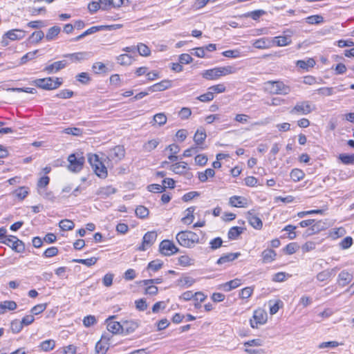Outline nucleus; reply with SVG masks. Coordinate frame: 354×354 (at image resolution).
Wrapping results in <instances>:
<instances>
[{
    "label": "nucleus",
    "instance_id": "61",
    "mask_svg": "<svg viewBox=\"0 0 354 354\" xmlns=\"http://www.w3.org/2000/svg\"><path fill=\"white\" fill-rule=\"evenodd\" d=\"M153 121L161 126L166 123L167 117L162 113H157L153 116Z\"/></svg>",
    "mask_w": 354,
    "mask_h": 354
},
{
    "label": "nucleus",
    "instance_id": "21",
    "mask_svg": "<svg viewBox=\"0 0 354 354\" xmlns=\"http://www.w3.org/2000/svg\"><path fill=\"white\" fill-rule=\"evenodd\" d=\"M5 36L12 41L19 40L24 37L25 32L20 29H13L6 32Z\"/></svg>",
    "mask_w": 354,
    "mask_h": 354
},
{
    "label": "nucleus",
    "instance_id": "22",
    "mask_svg": "<svg viewBox=\"0 0 354 354\" xmlns=\"http://www.w3.org/2000/svg\"><path fill=\"white\" fill-rule=\"evenodd\" d=\"M248 221L249 223L255 229L261 230L263 227L262 221L257 216L250 213V212L248 213L247 216Z\"/></svg>",
    "mask_w": 354,
    "mask_h": 354
},
{
    "label": "nucleus",
    "instance_id": "34",
    "mask_svg": "<svg viewBox=\"0 0 354 354\" xmlns=\"http://www.w3.org/2000/svg\"><path fill=\"white\" fill-rule=\"evenodd\" d=\"M333 275H335V270H325L317 274V279L319 281H324L329 278H330Z\"/></svg>",
    "mask_w": 354,
    "mask_h": 354
},
{
    "label": "nucleus",
    "instance_id": "56",
    "mask_svg": "<svg viewBox=\"0 0 354 354\" xmlns=\"http://www.w3.org/2000/svg\"><path fill=\"white\" fill-rule=\"evenodd\" d=\"M297 229V226L292 225H288L283 229V231L288 232V238L290 240L295 239L297 236L295 230Z\"/></svg>",
    "mask_w": 354,
    "mask_h": 354
},
{
    "label": "nucleus",
    "instance_id": "43",
    "mask_svg": "<svg viewBox=\"0 0 354 354\" xmlns=\"http://www.w3.org/2000/svg\"><path fill=\"white\" fill-rule=\"evenodd\" d=\"M315 62L313 59L310 58L306 62L304 60H298L297 66L302 69H308L309 67H313Z\"/></svg>",
    "mask_w": 354,
    "mask_h": 354
},
{
    "label": "nucleus",
    "instance_id": "52",
    "mask_svg": "<svg viewBox=\"0 0 354 354\" xmlns=\"http://www.w3.org/2000/svg\"><path fill=\"white\" fill-rule=\"evenodd\" d=\"M23 324L21 321L15 319L11 322V330L14 333H19L23 328Z\"/></svg>",
    "mask_w": 354,
    "mask_h": 354
},
{
    "label": "nucleus",
    "instance_id": "38",
    "mask_svg": "<svg viewBox=\"0 0 354 354\" xmlns=\"http://www.w3.org/2000/svg\"><path fill=\"white\" fill-rule=\"evenodd\" d=\"M195 211L194 207H188L186 209V215L182 218V221L185 224H191L193 222L194 220V215L193 213Z\"/></svg>",
    "mask_w": 354,
    "mask_h": 354
},
{
    "label": "nucleus",
    "instance_id": "23",
    "mask_svg": "<svg viewBox=\"0 0 354 354\" xmlns=\"http://www.w3.org/2000/svg\"><path fill=\"white\" fill-rule=\"evenodd\" d=\"M277 253L272 249L264 250L261 253L262 260L263 263H271L275 260Z\"/></svg>",
    "mask_w": 354,
    "mask_h": 354
},
{
    "label": "nucleus",
    "instance_id": "36",
    "mask_svg": "<svg viewBox=\"0 0 354 354\" xmlns=\"http://www.w3.org/2000/svg\"><path fill=\"white\" fill-rule=\"evenodd\" d=\"M266 12L263 10H256L252 12H248L245 13L243 17H250L253 20H258L261 16L264 15Z\"/></svg>",
    "mask_w": 354,
    "mask_h": 354
},
{
    "label": "nucleus",
    "instance_id": "60",
    "mask_svg": "<svg viewBox=\"0 0 354 354\" xmlns=\"http://www.w3.org/2000/svg\"><path fill=\"white\" fill-rule=\"evenodd\" d=\"M208 90L214 93H221L225 91L226 88L223 84H218L214 86H210Z\"/></svg>",
    "mask_w": 354,
    "mask_h": 354
},
{
    "label": "nucleus",
    "instance_id": "63",
    "mask_svg": "<svg viewBox=\"0 0 354 354\" xmlns=\"http://www.w3.org/2000/svg\"><path fill=\"white\" fill-rule=\"evenodd\" d=\"M316 92L323 96H330L333 94V88L332 87H322L316 90Z\"/></svg>",
    "mask_w": 354,
    "mask_h": 354
},
{
    "label": "nucleus",
    "instance_id": "8",
    "mask_svg": "<svg viewBox=\"0 0 354 354\" xmlns=\"http://www.w3.org/2000/svg\"><path fill=\"white\" fill-rule=\"evenodd\" d=\"M84 160V158L81 155L76 156L75 153L69 155L68 157V169L73 172L80 171L83 167Z\"/></svg>",
    "mask_w": 354,
    "mask_h": 354
},
{
    "label": "nucleus",
    "instance_id": "30",
    "mask_svg": "<svg viewBox=\"0 0 354 354\" xmlns=\"http://www.w3.org/2000/svg\"><path fill=\"white\" fill-rule=\"evenodd\" d=\"M160 144L159 139H152L148 140L145 142L142 146V149L145 152H151L153 149H155L158 145Z\"/></svg>",
    "mask_w": 354,
    "mask_h": 354
},
{
    "label": "nucleus",
    "instance_id": "25",
    "mask_svg": "<svg viewBox=\"0 0 354 354\" xmlns=\"http://www.w3.org/2000/svg\"><path fill=\"white\" fill-rule=\"evenodd\" d=\"M352 280V274L344 270L342 271L338 275V283L342 286L348 285Z\"/></svg>",
    "mask_w": 354,
    "mask_h": 354
},
{
    "label": "nucleus",
    "instance_id": "31",
    "mask_svg": "<svg viewBox=\"0 0 354 354\" xmlns=\"http://www.w3.org/2000/svg\"><path fill=\"white\" fill-rule=\"evenodd\" d=\"M61 31L60 27L57 26H53L48 30L46 35V39L47 41H52L59 35Z\"/></svg>",
    "mask_w": 354,
    "mask_h": 354
},
{
    "label": "nucleus",
    "instance_id": "19",
    "mask_svg": "<svg viewBox=\"0 0 354 354\" xmlns=\"http://www.w3.org/2000/svg\"><path fill=\"white\" fill-rule=\"evenodd\" d=\"M88 53L87 52H78L75 53L65 54L64 57L69 58L71 62H79L87 59Z\"/></svg>",
    "mask_w": 354,
    "mask_h": 354
},
{
    "label": "nucleus",
    "instance_id": "11",
    "mask_svg": "<svg viewBox=\"0 0 354 354\" xmlns=\"http://www.w3.org/2000/svg\"><path fill=\"white\" fill-rule=\"evenodd\" d=\"M125 156V150L123 146L117 145L108 151L107 158L115 162L121 160Z\"/></svg>",
    "mask_w": 354,
    "mask_h": 354
},
{
    "label": "nucleus",
    "instance_id": "33",
    "mask_svg": "<svg viewBox=\"0 0 354 354\" xmlns=\"http://www.w3.org/2000/svg\"><path fill=\"white\" fill-rule=\"evenodd\" d=\"M117 60L120 65L126 66L131 64L134 59L131 55L122 54L117 57Z\"/></svg>",
    "mask_w": 354,
    "mask_h": 354
},
{
    "label": "nucleus",
    "instance_id": "17",
    "mask_svg": "<svg viewBox=\"0 0 354 354\" xmlns=\"http://www.w3.org/2000/svg\"><path fill=\"white\" fill-rule=\"evenodd\" d=\"M171 86L170 80H165L158 83H156L147 88V90L150 92H157L165 91Z\"/></svg>",
    "mask_w": 354,
    "mask_h": 354
},
{
    "label": "nucleus",
    "instance_id": "5",
    "mask_svg": "<svg viewBox=\"0 0 354 354\" xmlns=\"http://www.w3.org/2000/svg\"><path fill=\"white\" fill-rule=\"evenodd\" d=\"M34 84L37 87L45 90H53L61 86L62 82L58 77H56L55 80L53 77H46L35 80Z\"/></svg>",
    "mask_w": 354,
    "mask_h": 354
},
{
    "label": "nucleus",
    "instance_id": "48",
    "mask_svg": "<svg viewBox=\"0 0 354 354\" xmlns=\"http://www.w3.org/2000/svg\"><path fill=\"white\" fill-rule=\"evenodd\" d=\"M97 261V259L96 257H91L90 259H73V262L79 263L87 266H91L93 265H95Z\"/></svg>",
    "mask_w": 354,
    "mask_h": 354
},
{
    "label": "nucleus",
    "instance_id": "49",
    "mask_svg": "<svg viewBox=\"0 0 354 354\" xmlns=\"http://www.w3.org/2000/svg\"><path fill=\"white\" fill-rule=\"evenodd\" d=\"M306 23L309 24H319L324 21V18L321 15H312L306 18Z\"/></svg>",
    "mask_w": 354,
    "mask_h": 354
},
{
    "label": "nucleus",
    "instance_id": "35",
    "mask_svg": "<svg viewBox=\"0 0 354 354\" xmlns=\"http://www.w3.org/2000/svg\"><path fill=\"white\" fill-rule=\"evenodd\" d=\"M207 137L206 133L204 130L198 129L194 136V140L196 145H201L203 143Z\"/></svg>",
    "mask_w": 354,
    "mask_h": 354
},
{
    "label": "nucleus",
    "instance_id": "62",
    "mask_svg": "<svg viewBox=\"0 0 354 354\" xmlns=\"http://www.w3.org/2000/svg\"><path fill=\"white\" fill-rule=\"evenodd\" d=\"M73 91H70L68 89H64L60 91L57 95L56 97L62 99H68L73 96Z\"/></svg>",
    "mask_w": 354,
    "mask_h": 354
},
{
    "label": "nucleus",
    "instance_id": "55",
    "mask_svg": "<svg viewBox=\"0 0 354 354\" xmlns=\"http://www.w3.org/2000/svg\"><path fill=\"white\" fill-rule=\"evenodd\" d=\"M299 248L297 243H290L285 247L283 250L287 254H292L297 252Z\"/></svg>",
    "mask_w": 354,
    "mask_h": 354
},
{
    "label": "nucleus",
    "instance_id": "41",
    "mask_svg": "<svg viewBox=\"0 0 354 354\" xmlns=\"http://www.w3.org/2000/svg\"><path fill=\"white\" fill-rule=\"evenodd\" d=\"M59 226L62 230L67 231L73 230L75 227V224L71 220L64 219L59 222Z\"/></svg>",
    "mask_w": 354,
    "mask_h": 354
},
{
    "label": "nucleus",
    "instance_id": "2",
    "mask_svg": "<svg viewBox=\"0 0 354 354\" xmlns=\"http://www.w3.org/2000/svg\"><path fill=\"white\" fill-rule=\"evenodd\" d=\"M176 238L178 243L185 248H193L196 243H200L199 236L192 231H181Z\"/></svg>",
    "mask_w": 354,
    "mask_h": 354
},
{
    "label": "nucleus",
    "instance_id": "3",
    "mask_svg": "<svg viewBox=\"0 0 354 354\" xmlns=\"http://www.w3.org/2000/svg\"><path fill=\"white\" fill-rule=\"evenodd\" d=\"M264 84L265 91L273 95H287L290 92V87L281 81H268Z\"/></svg>",
    "mask_w": 354,
    "mask_h": 354
},
{
    "label": "nucleus",
    "instance_id": "51",
    "mask_svg": "<svg viewBox=\"0 0 354 354\" xmlns=\"http://www.w3.org/2000/svg\"><path fill=\"white\" fill-rule=\"evenodd\" d=\"M38 50H35L34 51L28 52L26 55H24L20 59L19 65H22L26 64L28 61L32 60L35 58L36 54Z\"/></svg>",
    "mask_w": 354,
    "mask_h": 354
},
{
    "label": "nucleus",
    "instance_id": "16",
    "mask_svg": "<svg viewBox=\"0 0 354 354\" xmlns=\"http://www.w3.org/2000/svg\"><path fill=\"white\" fill-rule=\"evenodd\" d=\"M68 64V62L66 60L55 62L54 63L46 66L44 71L47 72L48 74L57 73L61 69L64 68Z\"/></svg>",
    "mask_w": 354,
    "mask_h": 354
},
{
    "label": "nucleus",
    "instance_id": "42",
    "mask_svg": "<svg viewBox=\"0 0 354 354\" xmlns=\"http://www.w3.org/2000/svg\"><path fill=\"white\" fill-rule=\"evenodd\" d=\"M55 342L53 339L45 340L40 344V348L44 351L48 352L54 348Z\"/></svg>",
    "mask_w": 354,
    "mask_h": 354
},
{
    "label": "nucleus",
    "instance_id": "24",
    "mask_svg": "<svg viewBox=\"0 0 354 354\" xmlns=\"http://www.w3.org/2000/svg\"><path fill=\"white\" fill-rule=\"evenodd\" d=\"M290 43V38L285 35L274 37L271 40V45L274 44L277 46H286Z\"/></svg>",
    "mask_w": 354,
    "mask_h": 354
},
{
    "label": "nucleus",
    "instance_id": "47",
    "mask_svg": "<svg viewBox=\"0 0 354 354\" xmlns=\"http://www.w3.org/2000/svg\"><path fill=\"white\" fill-rule=\"evenodd\" d=\"M136 51H138L140 55L145 57L149 56L151 53L149 48L142 43L138 44Z\"/></svg>",
    "mask_w": 354,
    "mask_h": 354
},
{
    "label": "nucleus",
    "instance_id": "18",
    "mask_svg": "<svg viewBox=\"0 0 354 354\" xmlns=\"http://www.w3.org/2000/svg\"><path fill=\"white\" fill-rule=\"evenodd\" d=\"M229 203L232 207H245L248 205V201L244 197L233 196L230 198Z\"/></svg>",
    "mask_w": 354,
    "mask_h": 354
},
{
    "label": "nucleus",
    "instance_id": "53",
    "mask_svg": "<svg viewBox=\"0 0 354 354\" xmlns=\"http://www.w3.org/2000/svg\"><path fill=\"white\" fill-rule=\"evenodd\" d=\"M47 307V304H40L35 306L30 310V313L33 315H37L44 312Z\"/></svg>",
    "mask_w": 354,
    "mask_h": 354
},
{
    "label": "nucleus",
    "instance_id": "40",
    "mask_svg": "<svg viewBox=\"0 0 354 354\" xmlns=\"http://www.w3.org/2000/svg\"><path fill=\"white\" fill-rule=\"evenodd\" d=\"M339 159L345 165H354V154L341 153Z\"/></svg>",
    "mask_w": 354,
    "mask_h": 354
},
{
    "label": "nucleus",
    "instance_id": "9",
    "mask_svg": "<svg viewBox=\"0 0 354 354\" xmlns=\"http://www.w3.org/2000/svg\"><path fill=\"white\" fill-rule=\"evenodd\" d=\"M159 252L164 256H171L179 252L174 243L168 239L162 241L159 245Z\"/></svg>",
    "mask_w": 354,
    "mask_h": 354
},
{
    "label": "nucleus",
    "instance_id": "46",
    "mask_svg": "<svg viewBox=\"0 0 354 354\" xmlns=\"http://www.w3.org/2000/svg\"><path fill=\"white\" fill-rule=\"evenodd\" d=\"M147 190L153 193H162L165 191L167 186L165 185L163 187L162 185L159 184H151L147 186Z\"/></svg>",
    "mask_w": 354,
    "mask_h": 354
},
{
    "label": "nucleus",
    "instance_id": "6",
    "mask_svg": "<svg viewBox=\"0 0 354 354\" xmlns=\"http://www.w3.org/2000/svg\"><path fill=\"white\" fill-rule=\"evenodd\" d=\"M316 109V106L310 101H302L297 102L290 110L291 114L308 115Z\"/></svg>",
    "mask_w": 354,
    "mask_h": 354
},
{
    "label": "nucleus",
    "instance_id": "10",
    "mask_svg": "<svg viewBox=\"0 0 354 354\" xmlns=\"http://www.w3.org/2000/svg\"><path fill=\"white\" fill-rule=\"evenodd\" d=\"M158 234L155 231L147 232L142 238V242L138 250L140 251H145L150 248L156 241Z\"/></svg>",
    "mask_w": 354,
    "mask_h": 354
},
{
    "label": "nucleus",
    "instance_id": "14",
    "mask_svg": "<svg viewBox=\"0 0 354 354\" xmlns=\"http://www.w3.org/2000/svg\"><path fill=\"white\" fill-rule=\"evenodd\" d=\"M122 333L129 335L133 333L139 326L140 322L138 320H122Z\"/></svg>",
    "mask_w": 354,
    "mask_h": 354
},
{
    "label": "nucleus",
    "instance_id": "1",
    "mask_svg": "<svg viewBox=\"0 0 354 354\" xmlns=\"http://www.w3.org/2000/svg\"><path fill=\"white\" fill-rule=\"evenodd\" d=\"M235 73V68L232 66L216 67L204 71L201 75L207 80H215L222 76Z\"/></svg>",
    "mask_w": 354,
    "mask_h": 354
},
{
    "label": "nucleus",
    "instance_id": "64",
    "mask_svg": "<svg viewBox=\"0 0 354 354\" xmlns=\"http://www.w3.org/2000/svg\"><path fill=\"white\" fill-rule=\"evenodd\" d=\"M77 81L82 82L84 84H88L91 81V78L87 73H80L76 76Z\"/></svg>",
    "mask_w": 354,
    "mask_h": 354
},
{
    "label": "nucleus",
    "instance_id": "39",
    "mask_svg": "<svg viewBox=\"0 0 354 354\" xmlns=\"http://www.w3.org/2000/svg\"><path fill=\"white\" fill-rule=\"evenodd\" d=\"M162 266H163L162 261H161L160 259H156V260L151 261V262L149 263L147 269L151 270L153 272H157L160 268H162Z\"/></svg>",
    "mask_w": 354,
    "mask_h": 354
},
{
    "label": "nucleus",
    "instance_id": "50",
    "mask_svg": "<svg viewBox=\"0 0 354 354\" xmlns=\"http://www.w3.org/2000/svg\"><path fill=\"white\" fill-rule=\"evenodd\" d=\"M135 212L136 216L140 218H145L149 215V209L142 205L137 207Z\"/></svg>",
    "mask_w": 354,
    "mask_h": 354
},
{
    "label": "nucleus",
    "instance_id": "54",
    "mask_svg": "<svg viewBox=\"0 0 354 354\" xmlns=\"http://www.w3.org/2000/svg\"><path fill=\"white\" fill-rule=\"evenodd\" d=\"M93 68L96 73H106L108 72L107 67L102 62L95 63L93 66Z\"/></svg>",
    "mask_w": 354,
    "mask_h": 354
},
{
    "label": "nucleus",
    "instance_id": "45",
    "mask_svg": "<svg viewBox=\"0 0 354 354\" xmlns=\"http://www.w3.org/2000/svg\"><path fill=\"white\" fill-rule=\"evenodd\" d=\"M108 349V344L100 340L95 344V350L96 354H106Z\"/></svg>",
    "mask_w": 354,
    "mask_h": 354
},
{
    "label": "nucleus",
    "instance_id": "20",
    "mask_svg": "<svg viewBox=\"0 0 354 354\" xmlns=\"http://www.w3.org/2000/svg\"><path fill=\"white\" fill-rule=\"evenodd\" d=\"M241 284V279H234L223 284H221L219 288L225 291L229 292L234 288H238Z\"/></svg>",
    "mask_w": 354,
    "mask_h": 354
},
{
    "label": "nucleus",
    "instance_id": "58",
    "mask_svg": "<svg viewBox=\"0 0 354 354\" xmlns=\"http://www.w3.org/2000/svg\"><path fill=\"white\" fill-rule=\"evenodd\" d=\"M194 260L192 259L189 256L187 255H182L180 256L179 258H178V263L179 265L182 266H190L192 264H193V263L192 261H193Z\"/></svg>",
    "mask_w": 354,
    "mask_h": 354
},
{
    "label": "nucleus",
    "instance_id": "59",
    "mask_svg": "<svg viewBox=\"0 0 354 354\" xmlns=\"http://www.w3.org/2000/svg\"><path fill=\"white\" fill-rule=\"evenodd\" d=\"M223 240L221 237H216L213 239L209 242V248L212 250H216L222 246Z\"/></svg>",
    "mask_w": 354,
    "mask_h": 354
},
{
    "label": "nucleus",
    "instance_id": "44",
    "mask_svg": "<svg viewBox=\"0 0 354 354\" xmlns=\"http://www.w3.org/2000/svg\"><path fill=\"white\" fill-rule=\"evenodd\" d=\"M305 174L302 170L299 169H294L290 172V178L295 181L297 182L302 180Z\"/></svg>",
    "mask_w": 354,
    "mask_h": 354
},
{
    "label": "nucleus",
    "instance_id": "27",
    "mask_svg": "<svg viewBox=\"0 0 354 354\" xmlns=\"http://www.w3.org/2000/svg\"><path fill=\"white\" fill-rule=\"evenodd\" d=\"M17 304L14 301H4L0 302V314H4L6 312V310H14L17 308Z\"/></svg>",
    "mask_w": 354,
    "mask_h": 354
},
{
    "label": "nucleus",
    "instance_id": "26",
    "mask_svg": "<svg viewBox=\"0 0 354 354\" xmlns=\"http://www.w3.org/2000/svg\"><path fill=\"white\" fill-rule=\"evenodd\" d=\"M240 255V252L225 254L218 259L216 263L221 265L227 262L232 261L237 259Z\"/></svg>",
    "mask_w": 354,
    "mask_h": 354
},
{
    "label": "nucleus",
    "instance_id": "28",
    "mask_svg": "<svg viewBox=\"0 0 354 354\" xmlns=\"http://www.w3.org/2000/svg\"><path fill=\"white\" fill-rule=\"evenodd\" d=\"M187 169V163L186 162H180L171 165L169 170L177 174H182L184 170Z\"/></svg>",
    "mask_w": 354,
    "mask_h": 354
},
{
    "label": "nucleus",
    "instance_id": "15",
    "mask_svg": "<svg viewBox=\"0 0 354 354\" xmlns=\"http://www.w3.org/2000/svg\"><path fill=\"white\" fill-rule=\"evenodd\" d=\"M326 228L327 223L326 222L322 221H315L311 227L306 230L305 234L306 236L313 235L319 233V232L324 230Z\"/></svg>",
    "mask_w": 354,
    "mask_h": 354
},
{
    "label": "nucleus",
    "instance_id": "37",
    "mask_svg": "<svg viewBox=\"0 0 354 354\" xmlns=\"http://www.w3.org/2000/svg\"><path fill=\"white\" fill-rule=\"evenodd\" d=\"M116 189L111 186H106L101 187L97 192V194L102 196L104 198L109 196L111 194H115Z\"/></svg>",
    "mask_w": 354,
    "mask_h": 354
},
{
    "label": "nucleus",
    "instance_id": "4",
    "mask_svg": "<svg viewBox=\"0 0 354 354\" xmlns=\"http://www.w3.org/2000/svg\"><path fill=\"white\" fill-rule=\"evenodd\" d=\"M88 161L92 167L93 171L95 174L101 178H105L107 177V169L103 164V162L100 160L99 156L96 154H90L88 155Z\"/></svg>",
    "mask_w": 354,
    "mask_h": 354
},
{
    "label": "nucleus",
    "instance_id": "57",
    "mask_svg": "<svg viewBox=\"0 0 354 354\" xmlns=\"http://www.w3.org/2000/svg\"><path fill=\"white\" fill-rule=\"evenodd\" d=\"M97 323V319L93 315H87L83 319V324L85 327H90Z\"/></svg>",
    "mask_w": 354,
    "mask_h": 354
},
{
    "label": "nucleus",
    "instance_id": "12",
    "mask_svg": "<svg viewBox=\"0 0 354 354\" xmlns=\"http://www.w3.org/2000/svg\"><path fill=\"white\" fill-rule=\"evenodd\" d=\"M267 319V314L262 310H254L252 318L250 319V326L253 328H257L259 324H263Z\"/></svg>",
    "mask_w": 354,
    "mask_h": 354
},
{
    "label": "nucleus",
    "instance_id": "29",
    "mask_svg": "<svg viewBox=\"0 0 354 354\" xmlns=\"http://www.w3.org/2000/svg\"><path fill=\"white\" fill-rule=\"evenodd\" d=\"M271 46V40L268 38H261L253 43V46L259 49L267 48Z\"/></svg>",
    "mask_w": 354,
    "mask_h": 354
},
{
    "label": "nucleus",
    "instance_id": "13",
    "mask_svg": "<svg viewBox=\"0 0 354 354\" xmlns=\"http://www.w3.org/2000/svg\"><path fill=\"white\" fill-rule=\"evenodd\" d=\"M116 317L115 315L110 316L106 319L107 330L112 334H120L122 333V322L113 321Z\"/></svg>",
    "mask_w": 354,
    "mask_h": 354
},
{
    "label": "nucleus",
    "instance_id": "32",
    "mask_svg": "<svg viewBox=\"0 0 354 354\" xmlns=\"http://www.w3.org/2000/svg\"><path fill=\"white\" fill-rule=\"evenodd\" d=\"M243 230L244 228L241 227L236 226L231 227L227 233L228 239L231 240L236 239L243 233Z\"/></svg>",
    "mask_w": 354,
    "mask_h": 354
},
{
    "label": "nucleus",
    "instance_id": "7",
    "mask_svg": "<svg viewBox=\"0 0 354 354\" xmlns=\"http://www.w3.org/2000/svg\"><path fill=\"white\" fill-rule=\"evenodd\" d=\"M0 243L9 246L18 253H22L25 251L24 243L15 236H8L5 239L1 240Z\"/></svg>",
    "mask_w": 354,
    "mask_h": 354
}]
</instances>
